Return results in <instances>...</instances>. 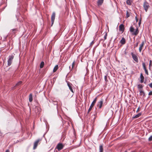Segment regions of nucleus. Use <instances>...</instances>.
Here are the masks:
<instances>
[{"label":"nucleus","mask_w":152,"mask_h":152,"mask_svg":"<svg viewBox=\"0 0 152 152\" xmlns=\"http://www.w3.org/2000/svg\"><path fill=\"white\" fill-rule=\"evenodd\" d=\"M116 39V38L115 39V40H114V41H115V40Z\"/></svg>","instance_id":"51"},{"label":"nucleus","mask_w":152,"mask_h":152,"mask_svg":"<svg viewBox=\"0 0 152 152\" xmlns=\"http://www.w3.org/2000/svg\"><path fill=\"white\" fill-rule=\"evenodd\" d=\"M139 91L140 92V95H142V94L143 95V96H145V93L143 91H142V90H139Z\"/></svg>","instance_id":"24"},{"label":"nucleus","mask_w":152,"mask_h":152,"mask_svg":"<svg viewBox=\"0 0 152 152\" xmlns=\"http://www.w3.org/2000/svg\"><path fill=\"white\" fill-rule=\"evenodd\" d=\"M22 82L21 81H19L16 83V85H15V86H18L22 84Z\"/></svg>","instance_id":"27"},{"label":"nucleus","mask_w":152,"mask_h":152,"mask_svg":"<svg viewBox=\"0 0 152 152\" xmlns=\"http://www.w3.org/2000/svg\"><path fill=\"white\" fill-rule=\"evenodd\" d=\"M104 0H98L97 2V5L98 6H101L103 3Z\"/></svg>","instance_id":"16"},{"label":"nucleus","mask_w":152,"mask_h":152,"mask_svg":"<svg viewBox=\"0 0 152 152\" xmlns=\"http://www.w3.org/2000/svg\"><path fill=\"white\" fill-rule=\"evenodd\" d=\"M138 24L139 25H140V24H141V22H140H140H139L138 23Z\"/></svg>","instance_id":"43"},{"label":"nucleus","mask_w":152,"mask_h":152,"mask_svg":"<svg viewBox=\"0 0 152 152\" xmlns=\"http://www.w3.org/2000/svg\"><path fill=\"white\" fill-rule=\"evenodd\" d=\"M58 65H57L56 66H55L54 67L53 69V72H55L57 71V70L58 69Z\"/></svg>","instance_id":"22"},{"label":"nucleus","mask_w":152,"mask_h":152,"mask_svg":"<svg viewBox=\"0 0 152 152\" xmlns=\"http://www.w3.org/2000/svg\"><path fill=\"white\" fill-rule=\"evenodd\" d=\"M34 110L35 112L36 113H37L40 111L41 109L38 106H35Z\"/></svg>","instance_id":"12"},{"label":"nucleus","mask_w":152,"mask_h":152,"mask_svg":"<svg viewBox=\"0 0 152 152\" xmlns=\"http://www.w3.org/2000/svg\"><path fill=\"white\" fill-rule=\"evenodd\" d=\"M75 62V61H74L72 63V69L73 68L74 66Z\"/></svg>","instance_id":"33"},{"label":"nucleus","mask_w":152,"mask_h":152,"mask_svg":"<svg viewBox=\"0 0 152 152\" xmlns=\"http://www.w3.org/2000/svg\"><path fill=\"white\" fill-rule=\"evenodd\" d=\"M97 97H96L93 101L92 102L91 105H90L89 108L88 109V113L91 110L92 107L94 106V105L95 103H96V100H97Z\"/></svg>","instance_id":"3"},{"label":"nucleus","mask_w":152,"mask_h":152,"mask_svg":"<svg viewBox=\"0 0 152 152\" xmlns=\"http://www.w3.org/2000/svg\"><path fill=\"white\" fill-rule=\"evenodd\" d=\"M144 83L145 84H146V81H145L144 82Z\"/></svg>","instance_id":"48"},{"label":"nucleus","mask_w":152,"mask_h":152,"mask_svg":"<svg viewBox=\"0 0 152 152\" xmlns=\"http://www.w3.org/2000/svg\"><path fill=\"white\" fill-rule=\"evenodd\" d=\"M64 145L61 143H58L56 146V148L57 149L58 151L61 150L63 148Z\"/></svg>","instance_id":"5"},{"label":"nucleus","mask_w":152,"mask_h":152,"mask_svg":"<svg viewBox=\"0 0 152 152\" xmlns=\"http://www.w3.org/2000/svg\"><path fill=\"white\" fill-rule=\"evenodd\" d=\"M99 152H103V146L102 145L99 146Z\"/></svg>","instance_id":"26"},{"label":"nucleus","mask_w":152,"mask_h":152,"mask_svg":"<svg viewBox=\"0 0 152 152\" xmlns=\"http://www.w3.org/2000/svg\"><path fill=\"white\" fill-rule=\"evenodd\" d=\"M140 107H138V109H137V110L136 111L137 112H138V111H139V109H140Z\"/></svg>","instance_id":"40"},{"label":"nucleus","mask_w":152,"mask_h":152,"mask_svg":"<svg viewBox=\"0 0 152 152\" xmlns=\"http://www.w3.org/2000/svg\"><path fill=\"white\" fill-rule=\"evenodd\" d=\"M130 16V14L128 11H127L126 12V17L128 18Z\"/></svg>","instance_id":"29"},{"label":"nucleus","mask_w":152,"mask_h":152,"mask_svg":"<svg viewBox=\"0 0 152 152\" xmlns=\"http://www.w3.org/2000/svg\"><path fill=\"white\" fill-rule=\"evenodd\" d=\"M148 85L151 88H152V82L148 84Z\"/></svg>","instance_id":"34"},{"label":"nucleus","mask_w":152,"mask_h":152,"mask_svg":"<svg viewBox=\"0 0 152 152\" xmlns=\"http://www.w3.org/2000/svg\"><path fill=\"white\" fill-rule=\"evenodd\" d=\"M50 102H51L54 105H56V107L57 108H58V106L57 105V104H58L57 101L52 100L51 101H50Z\"/></svg>","instance_id":"15"},{"label":"nucleus","mask_w":152,"mask_h":152,"mask_svg":"<svg viewBox=\"0 0 152 152\" xmlns=\"http://www.w3.org/2000/svg\"><path fill=\"white\" fill-rule=\"evenodd\" d=\"M149 95H152V91H151L148 93Z\"/></svg>","instance_id":"37"},{"label":"nucleus","mask_w":152,"mask_h":152,"mask_svg":"<svg viewBox=\"0 0 152 152\" xmlns=\"http://www.w3.org/2000/svg\"><path fill=\"white\" fill-rule=\"evenodd\" d=\"M141 115V113H139L138 114L134 116L132 118L133 119L137 118L139 117Z\"/></svg>","instance_id":"18"},{"label":"nucleus","mask_w":152,"mask_h":152,"mask_svg":"<svg viewBox=\"0 0 152 152\" xmlns=\"http://www.w3.org/2000/svg\"><path fill=\"white\" fill-rule=\"evenodd\" d=\"M151 66V63H149V68H150V66Z\"/></svg>","instance_id":"44"},{"label":"nucleus","mask_w":152,"mask_h":152,"mask_svg":"<svg viewBox=\"0 0 152 152\" xmlns=\"http://www.w3.org/2000/svg\"><path fill=\"white\" fill-rule=\"evenodd\" d=\"M124 152H127L126 151H125Z\"/></svg>","instance_id":"49"},{"label":"nucleus","mask_w":152,"mask_h":152,"mask_svg":"<svg viewBox=\"0 0 152 152\" xmlns=\"http://www.w3.org/2000/svg\"><path fill=\"white\" fill-rule=\"evenodd\" d=\"M143 86L141 84H139L137 86V88L139 90H142V89Z\"/></svg>","instance_id":"20"},{"label":"nucleus","mask_w":152,"mask_h":152,"mask_svg":"<svg viewBox=\"0 0 152 152\" xmlns=\"http://www.w3.org/2000/svg\"><path fill=\"white\" fill-rule=\"evenodd\" d=\"M107 35V33H106L105 35L104 36V40L106 39Z\"/></svg>","instance_id":"31"},{"label":"nucleus","mask_w":152,"mask_h":152,"mask_svg":"<svg viewBox=\"0 0 152 152\" xmlns=\"http://www.w3.org/2000/svg\"><path fill=\"white\" fill-rule=\"evenodd\" d=\"M14 58V56L12 55L9 56L7 60V65L8 66H10L11 65Z\"/></svg>","instance_id":"2"},{"label":"nucleus","mask_w":152,"mask_h":152,"mask_svg":"<svg viewBox=\"0 0 152 152\" xmlns=\"http://www.w3.org/2000/svg\"><path fill=\"white\" fill-rule=\"evenodd\" d=\"M5 152H10V151L8 150H7Z\"/></svg>","instance_id":"45"},{"label":"nucleus","mask_w":152,"mask_h":152,"mask_svg":"<svg viewBox=\"0 0 152 152\" xmlns=\"http://www.w3.org/2000/svg\"><path fill=\"white\" fill-rule=\"evenodd\" d=\"M149 4L146 1H145L143 4V7L146 12L147 11L149 7Z\"/></svg>","instance_id":"4"},{"label":"nucleus","mask_w":152,"mask_h":152,"mask_svg":"<svg viewBox=\"0 0 152 152\" xmlns=\"http://www.w3.org/2000/svg\"><path fill=\"white\" fill-rule=\"evenodd\" d=\"M124 53L125 54V55H126L127 54V52L126 51V49L124 51Z\"/></svg>","instance_id":"39"},{"label":"nucleus","mask_w":152,"mask_h":152,"mask_svg":"<svg viewBox=\"0 0 152 152\" xmlns=\"http://www.w3.org/2000/svg\"><path fill=\"white\" fill-rule=\"evenodd\" d=\"M132 56V58L133 60L137 62H138V60L137 57L135 54L133 53L132 52L131 53Z\"/></svg>","instance_id":"7"},{"label":"nucleus","mask_w":152,"mask_h":152,"mask_svg":"<svg viewBox=\"0 0 152 152\" xmlns=\"http://www.w3.org/2000/svg\"><path fill=\"white\" fill-rule=\"evenodd\" d=\"M134 28L132 26H131L130 27V31L132 33V34L135 35H137L139 33V31L137 28L135 31H134Z\"/></svg>","instance_id":"1"},{"label":"nucleus","mask_w":152,"mask_h":152,"mask_svg":"<svg viewBox=\"0 0 152 152\" xmlns=\"http://www.w3.org/2000/svg\"><path fill=\"white\" fill-rule=\"evenodd\" d=\"M107 75H105L104 77V79H105V81L107 82Z\"/></svg>","instance_id":"35"},{"label":"nucleus","mask_w":152,"mask_h":152,"mask_svg":"<svg viewBox=\"0 0 152 152\" xmlns=\"http://www.w3.org/2000/svg\"><path fill=\"white\" fill-rule=\"evenodd\" d=\"M148 141H152V135L148 139Z\"/></svg>","instance_id":"30"},{"label":"nucleus","mask_w":152,"mask_h":152,"mask_svg":"<svg viewBox=\"0 0 152 152\" xmlns=\"http://www.w3.org/2000/svg\"><path fill=\"white\" fill-rule=\"evenodd\" d=\"M44 63L43 61H42L41 62L40 65V67L41 68H42L44 66Z\"/></svg>","instance_id":"25"},{"label":"nucleus","mask_w":152,"mask_h":152,"mask_svg":"<svg viewBox=\"0 0 152 152\" xmlns=\"http://www.w3.org/2000/svg\"><path fill=\"white\" fill-rule=\"evenodd\" d=\"M142 65L143 66V69L144 70L146 69V66H145V63H144V62L142 63Z\"/></svg>","instance_id":"28"},{"label":"nucleus","mask_w":152,"mask_h":152,"mask_svg":"<svg viewBox=\"0 0 152 152\" xmlns=\"http://www.w3.org/2000/svg\"><path fill=\"white\" fill-rule=\"evenodd\" d=\"M140 82L141 83H143L144 81V77L142 73L140 74Z\"/></svg>","instance_id":"13"},{"label":"nucleus","mask_w":152,"mask_h":152,"mask_svg":"<svg viewBox=\"0 0 152 152\" xmlns=\"http://www.w3.org/2000/svg\"><path fill=\"white\" fill-rule=\"evenodd\" d=\"M132 2L131 0H127L126 1V3L129 5H131L132 4Z\"/></svg>","instance_id":"23"},{"label":"nucleus","mask_w":152,"mask_h":152,"mask_svg":"<svg viewBox=\"0 0 152 152\" xmlns=\"http://www.w3.org/2000/svg\"><path fill=\"white\" fill-rule=\"evenodd\" d=\"M102 40H103V39H100L99 40L100 42L102 41Z\"/></svg>","instance_id":"46"},{"label":"nucleus","mask_w":152,"mask_h":152,"mask_svg":"<svg viewBox=\"0 0 152 152\" xmlns=\"http://www.w3.org/2000/svg\"><path fill=\"white\" fill-rule=\"evenodd\" d=\"M145 73L147 75H148V71L147 69H146L145 70Z\"/></svg>","instance_id":"32"},{"label":"nucleus","mask_w":152,"mask_h":152,"mask_svg":"<svg viewBox=\"0 0 152 152\" xmlns=\"http://www.w3.org/2000/svg\"><path fill=\"white\" fill-rule=\"evenodd\" d=\"M20 14L19 13H18L16 15V16L17 18H18L17 17L19 15H20Z\"/></svg>","instance_id":"36"},{"label":"nucleus","mask_w":152,"mask_h":152,"mask_svg":"<svg viewBox=\"0 0 152 152\" xmlns=\"http://www.w3.org/2000/svg\"><path fill=\"white\" fill-rule=\"evenodd\" d=\"M135 18L136 20V21L137 22L138 21V18H137V16H136L135 17Z\"/></svg>","instance_id":"38"},{"label":"nucleus","mask_w":152,"mask_h":152,"mask_svg":"<svg viewBox=\"0 0 152 152\" xmlns=\"http://www.w3.org/2000/svg\"><path fill=\"white\" fill-rule=\"evenodd\" d=\"M144 44V41H142V42L141 44L140 45V46L139 48V51L140 52H141L142 49V48Z\"/></svg>","instance_id":"14"},{"label":"nucleus","mask_w":152,"mask_h":152,"mask_svg":"<svg viewBox=\"0 0 152 152\" xmlns=\"http://www.w3.org/2000/svg\"><path fill=\"white\" fill-rule=\"evenodd\" d=\"M103 103V100L102 99L100 101L98 102L97 104V106L98 107H99V108H101L102 105Z\"/></svg>","instance_id":"9"},{"label":"nucleus","mask_w":152,"mask_h":152,"mask_svg":"<svg viewBox=\"0 0 152 152\" xmlns=\"http://www.w3.org/2000/svg\"><path fill=\"white\" fill-rule=\"evenodd\" d=\"M55 12H53L52 14L51 17V26H52L53 25V24L55 19Z\"/></svg>","instance_id":"6"},{"label":"nucleus","mask_w":152,"mask_h":152,"mask_svg":"<svg viewBox=\"0 0 152 152\" xmlns=\"http://www.w3.org/2000/svg\"><path fill=\"white\" fill-rule=\"evenodd\" d=\"M120 43L122 45L126 43V40L125 39L122 37L120 41Z\"/></svg>","instance_id":"17"},{"label":"nucleus","mask_w":152,"mask_h":152,"mask_svg":"<svg viewBox=\"0 0 152 152\" xmlns=\"http://www.w3.org/2000/svg\"><path fill=\"white\" fill-rule=\"evenodd\" d=\"M138 42L135 45V47H137V46H138Z\"/></svg>","instance_id":"42"},{"label":"nucleus","mask_w":152,"mask_h":152,"mask_svg":"<svg viewBox=\"0 0 152 152\" xmlns=\"http://www.w3.org/2000/svg\"><path fill=\"white\" fill-rule=\"evenodd\" d=\"M12 34H15L18 31V30L17 28L13 29L11 30Z\"/></svg>","instance_id":"21"},{"label":"nucleus","mask_w":152,"mask_h":152,"mask_svg":"<svg viewBox=\"0 0 152 152\" xmlns=\"http://www.w3.org/2000/svg\"><path fill=\"white\" fill-rule=\"evenodd\" d=\"M67 86H68L69 88V89L72 92L74 93L73 90L72 88V84L71 83H69V82L67 83Z\"/></svg>","instance_id":"11"},{"label":"nucleus","mask_w":152,"mask_h":152,"mask_svg":"<svg viewBox=\"0 0 152 152\" xmlns=\"http://www.w3.org/2000/svg\"><path fill=\"white\" fill-rule=\"evenodd\" d=\"M124 30V25L123 24H121L119 26V30L123 32Z\"/></svg>","instance_id":"10"},{"label":"nucleus","mask_w":152,"mask_h":152,"mask_svg":"<svg viewBox=\"0 0 152 152\" xmlns=\"http://www.w3.org/2000/svg\"><path fill=\"white\" fill-rule=\"evenodd\" d=\"M152 62V61L151 60H150V63H151V62Z\"/></svg>","instance_id":"47"},{"label":"nucleus","mask_w":152,"mask_h":152,"mask_svg":"<svg viewBox=\"0 0 152 152\" xmlns=\"http://www.w3.org/2000/svg\"><path fill=\"white\" fill-rule=\"evenodd\" d=\"M94 43V41H92V42H91V44H93Z\"/></svg>","instance_id":"41"},{"label":"nucleus","mask_w":152,"mask_h":152,"mask_svg":"<svg viewBox=\"0 0 152 152\" xmlns=\"http://www.w3.org/2000/svg\"><path fill=\"white\" fill-rule=\"evenodd\" d=\"M69 69H70V66H69Z\"/></svg>","instance_id":"50"},{"label":"nucleus","mask_w":152,"mask_h":152,"mask_svg":"<svg viewBox=\"0 0 152 152\" xmlns=\"http://www.w3.org/2000/svg\"><path fill=\"white\" fill-rule=\"evenodd\" d=\"M29 100L30 102H31L33 100L32 95V94H30L29 95Z\"/></svg>","instance_id":"19"},{"label":"nucleus","mask_w":152,"mask_h":152,"mask_svg":"<svg viewBox=\"0 0 152 152\" xmlns=\"http://www.w3.org/2000/svg\"><path fill=\"white\" fill-rule=\"evenodd\" d=\"M41 140L40 139H38L37 140L34 142V146L33 147V149H36L38 145V143Z\"/></svg>","instance_id":"8"}]
</instances>
